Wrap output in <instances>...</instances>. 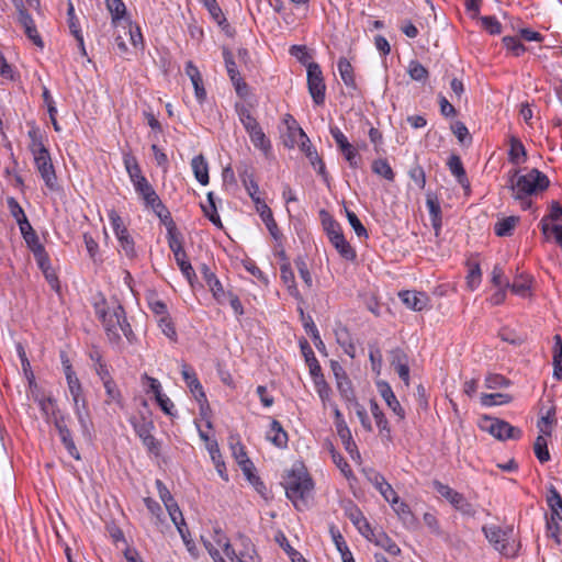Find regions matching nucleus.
Instances as JSON below:
<instances>
[{"label": "nucleus", "instance_id": "obj_1", "mask_svg": "<svg viewBox=\"0 0 562 562\" xmlns=\"http://www.w3.org/2000/svg\"><path fill=\"white\" fill-rule=\"evenodd\" d=\"M549 184V178L537 168L530 169L526 175H520L519 169H513L508 172L507 188L512 190L513 198L516 200H524L542 192Z\"/></svg>", "mask_w": 562, "mask_h": 562}, {"label": "nucleus", "instance_id": "obj_2", "mask_svg": "<svg viewBox=\"0 0 562 562\" xmlns=\"http://www.w3.org/2000/svg\"><path fill=\"white\" fill-rule=\"evenodd\" d=\"M313 487V481L303 465H294L284 482L286 497L299 510L306 506Z\"/></svg>", "mask_w": 562, "mask_h": 562}, {"label": "nucleus", "instance_id": "obj_3", "mask_svg": "<svg viewBox=\"0 0 562 562\" xmlns=\"http://www.w3.org/2000/svg\"><path fill=\"white\" fill-rule=\"evenodd\" d=\"M95 313L102 322L109 340L114 344L119 342L121 340L119 329L126 317L123 306L119 303L109 306L103 301L101 304L95 305Z\"/></svg>", "mask_w": 562, "mask_h": 562}, {"label": "nucleus", "instance_id": "obj_4", "mask_svg": "<svg viewBox=\"0 0 562 562\" xmlns=\"http://www.w3.org/2000/svg\"><path fill=\"white\" fill-rule=\"evenodd\" d=\"M482 531L487 541L493 548L506 558H513L517 554L518 546L515 544L513 539L514 528L508 526L501 528L499 526L491 525L483 526Z\"/></svg>", "mask_w": 562, "mask_h": 562}, {"label": "nucleus", "instance_id": "obj_5", "mask_svg": "<svg viewBox=\"0 0 562 562\" xmlns=\"http://www.w3.org/2000/svg\"><path fill=\"white\" fill-rule=\"evenodd\" d=\"M307 88L314 103L316 105L324 104L326 85L323 71L317 63L307 64Z\"/></svg>", "mask_w": 562, "mask_h": 562}, {"label": "nucleus", "instance_id": "obj_6", "mask_svg": "<svg viewBox=\"0 0 562 562\" xmlns=\"http://www.w3.org/2000/svg\"><path fill=\"white\" fill-rule=\"evenodd\" d=\"M432 485L436 492L446 498L456 509L461 512L463 515L471 517L475 516L476 512L474 507L461 493L437 480L432 482Z\"/></svg>", "mask_w": 562, "mask_h": 562}, {"label": "nucleus", "instance_id": "obj_7", "mask_svg": "<svg viewBox=\"0 0 562 562\" xmlns=\"http://www.w3.org/2000/svg\"><path fill=\"white\" fill-rule=\"evenodd\" d=\"M482 428L498 440L519 439L522 435L519 428L512 426L505 420L492 417L484 418Z\"/></svg>", "mask_w": 562, "mask_h": 562}, {"label": "nucleus", "instance_id": "obj_8", "mask_svg": "<svg viewBox=\"0 0 562 562\" xmlns=\"http://www.w3.org/2000/svg\"><path fill=\"white\" fill-rule=\"evenodd\" d=\"M34 164L45 186L52 191L57 190V177L49 151L35 156Z\"/></svg>", "mask_w": 562, "mask_h": 562}, {"label": "nucleus", "instance_id": "obj_9", "mask_svg": "<svg viewBox=\"0 0 562 562\" xmlns=\"http://www.w3.org/2000/svg\"><path fill=\"white\" fill-rule=\"evenodd\" d=\"M330 135L336 142L338 149L342 153L345 159L351 168H358L360 158L357 149L349 143L346 135L337 127L330 126Z\"/></svg>", "mask_w": 562, "mask_h": 562}, {"label": "nucleus", "instance_id": "obj_10", "mask_svg": "<svg viewBox=\"0 0 562 562\" xmlns=\"http://www.w3.org/2000/svg\"><path fill=\"white\" fill-rule=\"evenodd\" d=\"M18 10V22L23 27L25 35L33 42V44L40 48H43L44 43L43 40L37 32L36 25L34 23L31 14L25 10L22 1L15 4Z\"/></svg>", "mask_w": 562, "mask_h": 562}, {"label": "nucleus", "instance_id": "obj_11", "mask_svg": "<svg viewBox=\"0 0 562 562\" xmlns=\"http://www.w3.org/2000/svg\"><path fill=\"white\" fill-rule=\"evenodd\" d=\"M223 58L225 61L228 77H229L232 83L234 85L237 94L240 97H245L248 92V86L244 81V79L241 78V76L237 69V66L234 60L232 52L227 48H224L223 49Z\"/></svg>", "mask_w": 562, "mask_h": 562}, {"label": "nucleus", "instance_id": "obj_12", "mask_svg": "<svg viewBox=\"0 0 562 562\" xmlns=\"http://www.w3.org/2000/svg\"><path fill=\"white\" fill-rule=\"evenodd\" d=\"M134 429H135L137 436L140 438L143 445L148 450V452H150L155 456H159L160 443L151 435V431L154 429L153 422H147V420L143 419L140 423L134 424Z\"/></svg>", "mask_w": 562, "mask_h": 562}, {"label": "nucleus", "instance_id": "obj_13", "mask_svg": "<svg viewBox=\"0 0 562 562\" xmlns=\"http://www.w3.org/2000/svg\"><path fill=\"white\" fill-rule=\"evenodd\" d=\"M55 427L58 430L60 440L68 451V453L76 460H80L81 456L79 450L77 449L75 441L72 439L71 430L68 428L66 424L65 416L60 415L59 417H55Z\"/></svg>", "mask_w": 562, "mask_h": 562}, {"label": "nucleus", "instance_id": "obj_14", "mask_svg": "<svg viewBox=\"0 0 562 562\" xmlns=\"http://www.w3.org/2000/svg\"><path fill=\"white\" fill-rule=\"evenodd\" d=\"M390 363L397 372L400 379L405 383L409 384V366L408 356L401 348H394L390 351Z\"/></svg>", "mask_w": 562, "mask_h": 562}, {"label": "nucleus", "instance_id": "obj_15", "mask_svg": "<svg viewBox=\"0 0 562 562\" xmlns=\"http://www.w3.org/2000/svg\"><path fill=\"white\" fill-rule=\"evenodd\" d=\"M334 415H335V426L337 429V434L339 438L341 439L345 449L352 454L353 452L358 453L357 445L352 439L351 431L349 427L347 426L344 416L341 412L338 409L337 406L334 408Z\"/></svg>", "mask_w": 562, "mask_h": 562}, {"label": "nucleus", "instance_id": "obj_16", "mask_svg": "<svg viewBox=\"0 0 562 562\" xmlns=\"http://www.w3.org/2000/svg\"><path fill=\"white\" fill-rule=\"evenodd\" d=\"M378 391L386 405L393 411V413L400 418H405V411L397 401L391 385L385 381H379L376 383Z\"/></svg>", "mask_w": 562, "mask_h": 562}, {"label": "nucleus", "instance_id": "obj_17", "mask_svg": "<svg viewBox=\"0 0 562 562\" xmlns=\"http://www.w3.org/2000/svg\"><path fill=\"white\" fill-rule=\"evenodd\" d=\"M367 538L375 546L382 548L391 555H398L401 553L400 547L383 531L370 529V535Z\"/></svg>", "mask_w": 562, "mask_h": 562}, {"label": "nucleus", "instance_id": "obj_18", "mask_svg": "<svg viewBox=\"0 0 562 562\" xmlns=\"http://www.w3.org/2000/svg\"><path fill=\"white\" fill-rule=\"evenodd\" d=\"M181 374L195 400L200 403L206 402V395L195 372L188 364H183Z\"/></svg>", "mask_w": 562, "mask_h": 562}, {"label": "nucleus", "instance_id": "obj_19", "mask_svg": "<svg viewBox=\"0 0 562 562\" xmlns=\"http://www.w3.org/2000/svg\"><path fill=\"white\" fill-rule=\"evenodd\" d=\"M186 74L189 76L193 88L195 98L199 103H203L206 99V91L203 86V79L199 71V69L192 64V61H189L186 66Z\"/></svg>", "mask_w": 562, "mask_h": 562}, {"label": "nucleus", "instance_id": "obj_20", "mask_svg": "<svg viewBox=\"0 0 562 562\" xmlns=\"http://www.w3.org/2000/svg\"><path fill=\"white\" fill-rule=\"evenodd\" d=\"M400 297L408 308L417 312L423 311L428 303V296L416 291H403L400 293Z\"/></svg>", "mask_w": 562, "mask_h": 562}, {"label": "nucleus", "instance_id": "obj_21", "mask_svg": "<svg viewBox=\"0 0 562 562\" xmlns=\"http://www.w3.org/2000/svg\"><path fill=\"white\" fill-rule=\"evenodd\" d=\"M75 407V414L77 416L78 423L81 428V434L86 439L91 438V429H92V422L90 418V413L87 407V402L85 398H82L81 403L78 404V406Z\"/></svg>", "mask_w": 562, "mask_h": 562}, {"label": "nucleus", "instance_id": "obj_22", "mask_svg": "<svg viewBox=\"0 0 562 562\" xmlns=\"http://www.w3.org/2000/svg\"><path fill=\"white\" fill-rule=\"evenodd\" d=\"M508 160L513 165H520L527 160V150L521 140L515 135L509 137Z\"/></svg>", "mask_w": 562, "mask_h": 562}, {"label": "nucleus", "instance_id": "obj_23", "mask_svg": "<svg viewBox=\"0 0 562 562\" xmlns=\"http://www.w3.org/2000/svg\"><path fill=\"white\" fill-rule=\"evenodd\" d=\"M374 487L381 493L384 499L389 503H397V494L389 484L385 477L380 473H374L370 479Z\"/></svg>", "mask_w": 562, "mask_h": 562}, {"label": "nucleus", "instance_id": "obj_24", "mask_svg": "<svg viewBox=\"0 0 562 562\" xmlns=\"http://www.w3.org/2000/svg\"><path fill=\"white\" fill-rule=\"evenodd\" d=\"M280 278L283 284L286 286L289 294L294 299L302 301V296L295 283L294 272L289 263L281 265Z\"/></svg>", "mask_w": 562, "mask_h": 562}, {"label": "nucleus", "instance_id": "obj_25", "mask_svg": "<svg viewBox=\"0 0 562 562\" xmlns=\"http://www.w3.org/2000/svg\"><path fill=\"white\" fill-rule=\"evenodd\" d=\"M267 439L278 448H286L289 440L288 432L276 419L271 422L270 429L267 432Z\"/></svg>", "mask_w": 562, "mask_h": 562}, {"label": "nucleus", "instance_id": "obj_26", "mask_svg": "<svg viewBox=\"0 0 562 562\" xmlns=\"http://www.w3.org/2000/svg\"><path fill=\"white\" fill-rule=\"evenodd\" d=\"M450 172L457 178L458 182L465 189L470 188V182L465 169L458 155H451L447 162Z\"/></svg>", "mask_w": 562, "mask_h": 562}, {"label": "nucleus", "instance_id": "obj_27", "mask_svg": "<svg viewBox=\"0 0 562 562\" xmlns=\"http://www.w3.org/2000/svg\"><path fill=\"white\" fill-rule=\"evenodd\" d=\"M237 171L239 175V178L246 188L249 196L252 199V196H258L259 193V186L254 179V175L251 169L247 165L238 166Z\"/></svg>", "mask_w": 562, "mask_h": 562}, {"label": "nucleus", "instance_id": "obj_28", "mask_svg": "<svg viewBox=\"0 0 562 562\" xmlns=\"http://www.w3.org/2000/svg\"><path fill=\"white\" fill-rule=\"evenodd\" d=\"M135 191L137 194L144 200L146 206H150L160 198L154 190L153 186L148 182L147 179H140V181H137V183L134 186Z\"/></svg>", "mask_w": 562, "mask_h": 562}, {"label": "nucleus", "instance_id": "obj_29", "mask_svg": "<svg viewBox=\"0 0 562 562\" xmlns=\"http://www.w3.org/2000/svg\"><path fill=\"white\" fill-rule=\"evenodd\" d=\"M204 7L207 9L212 19L221 26L226 33L229 32V23L227 22L221 7L216 0H202Z\"/></svg>", "mask_w": 562, "mask_h": 562}, {"label": "nucleus", "instance_id": "obj_30", "mask_svg": "<svg viewBox=\"0 0 562 562\" xmlns=\"http://www.w3.org/2000/svg\"><path fill=\"white\" fill-rule=\"evenodd\" d=\"M191 167L194 173L195 179L202 184L206 186L209 183V165L203 155H198L193 157L191 161Z\"/></svg>", "mask_w": 562, "mask_h": 562}, {"label": "nucleus", "instance_id": "obj_31", "mask_svg": "<svg viewBox=\"0 0 562 562\" xmlns=\"http://www.w3.org/2000/svg\"><path fill=\"white\" fill-rule=\"evenodd\" d=\"M301 350L310 368L311 375L313 378H318L319 375H322V368L314 355V351L312 350L311 346L306 340L301 342Z\"/></svg>", "mask_w": 562, "mask_h": 562}, {"label": "nucleus", "instance_id": "obj_32", "mask_svg": "<svg viewBox=\"0 0 562 562\" xmlns=\"http://www.w3.org/2000/svg\"><path fill=\"white\" fill-rule=\"evenodd\" d=\"M207 203L201 204V209L204 213V215L211 221L213 225H215L218 228L223 227L221 217L217 213L216 204H215V198L213 192H209L206 194Z\"/></svg>", "mask_w": 562, "mask_h": 562}, {"label": "nucleus", "instance_id": "obj_33", "mask_svg": "<svg viewBox=\"0 0 562 562\" xmlns=\"http://www.w3.org/2000/svg\"><path fill=\"white\" fill-rule=\"evenodd\" d=\"M329 241L344 259L353 261L357 258L356 250L350 246L344 235L339 237L335 236L334 239Z\"/></svg>", "mask_w": 562, "mask_h": 562}, {"label": "nucleus", "instance_id": "obj_34", "mask_svg": "<svg viewBox=\"0 0 562 562\" xmlns=\"http://www.w3.org/2000/svg\"><path fill=\"white\" fill-rule=\"evenodd\" d=\"M337 68H338L339 75H340L344 83L347 87L356 90L357 85H356V80H355V76H353V68H352L351 64L345 57H341V58H339V60L337 63Z\"/></svg>", "mask_w": 562, "mask_h": 562}, {"label": "nucleus", "instance_id": "obj_35", "mask_svg": "<svg viewBox=\"0 0 562 562\" xmlns=\"http://www.w3.org/2000/svg\"><path fill=\"white\" fill-rule=\"evenodd\" d=\"M274 540L285 551V553L288 554L292 562H308L299 551L291 547L285 535L282 531H278L276 533Z\"/></svg>", "mask_w": 562, "mask_h": 562}, {"label": "nucleus", "instance_id": "obj_36", "mask_svg": "<svg viewBox=\"0 0 562 562\" xmlns=\"http://www.w3.org/2000/svg\"><path fill=\"white\" fill-rule=\"evenodd\" d=\"M301 149L305 153L306 157L310 159V162L313 167H316V165H321V176L327 180V173L325 169V164L323 159L318 156L315 148L312 147L310 144V139L306 138L301 144Z\"/></svg>", "mask_w": 562, "mask_h": 562}, {"label": "nucleus", "instance_id": "obj_37", "mask_svg": "<svg viewBox=\"0 0 562 562\" xmlns=\"http://www.w3.org/2000/svg\"><path fill=\"white\" fill-rule=\"evenodd\" d=\"M370 409L373 418L375 419V424L381 434L386 432V437L390 438L391 429L389 427V422L384 415V413L380 409L378 403L374 400L370 401Z\"/></svg>", "mask_w": 562, "mask_h": 562}, {"label": "nucleus", "instance_id": "obj_38", "mask_svg": "<svg viewBox=\"0 0 562 562\" xmlns=\"http://www.w3.org/2000/svg\"><path fill=\"white\" fill-rule=\"evenodd\" d=\"M37 402L47 420L53 419V423L55 424V417L60 416L58 415L59 411L56 401L50 396H42Z\"/></svg>", "mask_w": 562, "mask_h": 562}, {"label": "nucleus", "instance_id": "obj_39", "mask_svg": "<svg viewBox=\"0 0 562 562\" xmlns=\"http://www.w3.org/2000/svg\"><path fill=\"white\" fill-rule=\"evenodd\" d=\"M519 222L518 216H508L499 220L495 226L494 232L497 236H510L517 223Z\"/></svg>", "mask_w": 562, "mask_h": 562}, {"label": "nucleus", "instance_id": "obj_40", "mask_svg": "<svg viewBox=\"0 0 562 562\" xmlns=\"http://www.w3.org/2000/svg\"><path fill=\"white\" fill-rule=\"evenodd\" d=\"M167 229V239L169 248L171 249L173 256H179L181 252H184L183 246H182V236L177 229V226L173 225L172 228H166Z\"/></svg>", "mask_w": 562, "mask_h": 562}, {"label": "nucleus", "instance_id": "obj_41", "mask_svg": "<svg viewBox=\"0 0 562 562\" xmlns=\"http://www.w3.org/2000/svg\"><path fill=\"white\" fill-rule=\"evenodd\" d=\"M322 224L324 229L329 238V240L334 239V237H339L342 234L340 224L335 221L328 213L325 211L322 212Z\"/></svg>", "mask_w": 562, "mask_h": 562}, {"label": "nucleus", "instance_id": "obj_42", "mask_svg": "<svg viewBox=\"0 0 562 562\" xmlns=\"http://www.w3.org/2000/svg\"><path fill=\"white\" fill-rule=\"evenodd\" d=\"M149 207L159 217L160 222L166 226V228H169V227L172 228V226L176 225L175 221L171 217L169 210L161 202V200H158L157 202L151 204Z\"/></svg>", "mask_w": 562, "mask_h": 562}, {"label": "nucleus", "instance_id": "obj_43", "mask_svg": "<svg viewBox=\"0 0 562 562\" xmlns=\"http://www.w3.org/2000/svg\"><path fill=\"white\" fill-rule=\"evenodd\" d=\"M392 505V508L394 509V512L397 514V516L400 517V519L405 524V525H413L415 522V517L409 508V506L404 503V502H401L398 498H397V503H390Z\"/></svg>", "mask_w": 562, "mask_h": 562}, {"label": "nucleus", "instance_id": "obj_44", "mask_svg": "<svg viewBox=\"0 0 562 562\" xmlns=\"http://www.w3.org/2000/svg\"><path fill=\"white\" fill-rule=\"evenodd\" d=\"M250 137L251 143L254 146L260 150H262L265 154H267L270 148L271 144L266 134L263 133L262 128L259 127L255 130L254 132L248 134Z\"/></svg>", "mask_w": 562, "mask_h": 562}, {"label": "nucleus", "instance_id": "obj_45", "mask_svg": "<svg viewBox=\"0 0 562 562\" xmlns=\"http://www.w3.org/2000/svg\"><path fill=\"white\" fill-rule=\"evenodd\" d=\"M372 171L389 181H393L395 178L394 171L386 159H375L372 162Z\"/></svg>", "mask_w": 562, "mask_h": 562}, {"label": "nucleus", "instance_id": "obj_46", "mask_svg": "<svg viewBox=\"0 0 562 562\" xmlns=\"http://www.w3.org/2000/svg\"><path fill=\"white\" fill-rule=\"evenodd\" d=\"M175 259H176L177 265L179 266L181 272L183 273L186 279L189 281V283L192 285L193 279L196 278V274H195V271L192 268L190 261L187 258L186 251L181 252V255H179V256H175Z\"/></svg>", "mask_w": 562, "mask_h": 562}, {"label": "nucleus", "instance_id": "obj_47", "mask_svg": "<svg viewBox=\"0 0 562 562\" xmlns=\"http://www.w3.org/2000/svg\"><path fill=\"white\" fill-rule=\"evenodd\" d=\"M533 452L540 463H546L550 460V452L544 436L539 435L533 443Z\"/></svg>", "mask_w": 562, "mask_h": 562}, {"label": "nucleus", "instance_id": "obj_48", "mask_svg": "<svg viewBox=\"0 0 562 562\" xmlns=\"http://www.w3.org/2000/svg\"><path fill=\"white\" fill-rule=\"evenodd\" d=\"M337 389L340 395L349 403H355L356 396L352 389V384L346 374H342L341 379L337 381Z\"/></svg>", "mask_w": 562, "mask_h": 562}, {"label": "nucleus", "instance_id": "obj_49", "mask_svg": "<svg viewBox=\"0 0 562 562\" xmlns=\"http://www.w3.org/2000/svg\"><path fill=\"white\" fill-rule=\"evenodd\" d=\"M103 386H104L105 393H106L105 403L106 404L116 403V404L121 405L122 404V395H121L120 390L117 389L115 381L113 379L108 380V381L103 382Z\"/></svg>", "mask_w": 562, "mask_h": 562}, {"label": "nucleus", "instance_id": "obj_50", "mask_svg": "<svg viewBox=\"0 0 562 562\" xmlns=\"http://www.w3.org/2000/svg\"><path fill=\"white\" fill-rule=\"evenodd\" d=\"M126 171L131 178V181L135 186L137 181H140V179H146L142 175V170L139 165L137 164L136 159L134 157H126L124 159Z\"/></svg>", "mask_w": 562, "mask_h": 562}, {"label": "nucleus", "instance_id": "obj_51", "mask_svg": "<svg viewBox=\"0 0 562 562\" xmlns=\"http://www.w3.org/2000/svg\"><path fill=\"white\" fill-rule=\"evenodd\" d=\"M67 15L70 33L75 36L77 42H79L82 45V33L79 26L78 19L75 15V8L72 3H69L68 5Z\"/></svg>", "mask_w": 562, "mask_h": 562}, {"label": "nucleus", "instance_id": "obj_52", "mask_svg": "<svg viewBox=\"0 0 562 562\" xmlns=\"http://www.w3.org/2000/svg\"><path fill=\"white\" fill-rule=\"evenodd\" d=\"M120 247L124 251L125 256L128 258H135L136 257V250H135V244L134 239L130 235L128 232L125 234H121L116 236Z\"/></svg>", "mask_w": 562, "mask_h": 562}, {"label": "nucleus", "instance_id": "obj_53", "mask_svg": "<svg viewBox=\"0 0 562 562\" xmlns=\"http://www.w3.org/2000/svg\"><path fill=\"white\" fill-rule=\"evenodd\" d=\"M408 75L415 81H425L428 78V70L418 60H412L408 65Z\"/></svg>", "mask_w": 562, "mask_h": 562}, {"label": "nucleus", "instance_id": "obj_54", "mask_svg": "<svg viewBox=\"0 0 562 562\" xmlns=\"http://www.w3.org/2000/svg\"><path fill=\"white\" fill-rule=\"evenodd\" d=\"M66 380L68 383V389H69L70 395L72 396L74 406H78V404L81 403V401H82L81 383L76 375L68 376V379H66Z\"/></svg>", "mask_w": 562, "mask_h": 562}, {"label": "nucleus", "instance_id": "obj_55", "mask_svg": "<svg viewBox=\"0 0 562 562\" xmlns=\"http://www.w3.org/2000/svg\"><path fill=\"white\" fill-rule=\"evenodd\" d=\"M483 405H501L507 404L512 401V396L505 393H493V394H483L482 397Z\"/></svg>", "mask_w": 562, "mask_h": 562}, {"label": "nucleus", "instance_id": "obj_56", "mask_svg": "<svg viewBox=\"0 0 562 562\" xmlns=\"http://www.w3.org/2000/svg\"><path fill=\"white\" fill-rule=\"evenodd\" d=\"M369 359L372 371L379 374L382 368L383 358L381 350L376 345H369Z\"/></svg>", "mask_w": 562, "mask_h": 562}, {"label": "nucleus", "instance_id": "obj_57", "mask_svg": "<svg viewBox=\"0 0 562 562\" xmlns=\"http://www.w3.org/2000/svg\"><path fill=\"white\" fill-rule=\"evenodd\" d=\"M346 211V216L348 218V222L350 224V226L353 228L356 235L358 237H368V232L366 229V227L362 225V223L360 222V220L358 218V216L356 215L355 212L348 210V209H345Z\"/></svg>", "mask_w": 562, "mask_h": 562}, {"label": "nucleus", "instance_id": "obj_58", "mask_svg": "<svg viewBox=\"0 0 562 562\" xmlns=\"http://www.w3.org/2000/svg\"><path fill=\"white\" fill-rule=\"evenodd\" d=\"M294 263H295L299 274H300L301 279L303 280V282L305 283V285L308 289L312 288L313 278L307 268L306 261L303 258L299 257L297 259H295Z\"/></svg>", "mask_w": 562, "mask_h": 562}, {"label": "nucleus", "instance_id": "obj_59", "mask_svg": "<svg viewBox=\"0 0 562 562\" xmlns=\"http://www.w3.org/2000/svg\"><path fill=\"white\" fill-rule=\"evenodd\" d=\"M106 8L112 15V20L115 22L125 14L126 8L122 0H106Z\"/></svg>", "mask_w": 562, "mask_h": 562}, {"label": "nucleus", "instance_id": "obj_60", "mask_svg": "<svg viewBox=\"0 0 562 562\" xmlns=\"http://www.w3.org/2000/svg\"><path fill=\"white\" fill-rule=\"evenodd\" d=\"M243 473L247 477V480L255 485L258 488V485L263 486V483L260 481V479L255 475V465L251 462V460H245L244 463L239 464Z\"/></svg>", "mask_w": 562, "mask_h": 562}, {"label": "nucleus", "instance_id": "obj_61", "mask_svg": "<svg viewBox=\"0 0 562 562\" xmlns=\"http://www.w3.org/2000/svg\"><path fill=\"white\" fill-rule=\"evenodd\" d=\"M165 507L170 516L171 521L175 524L176 528H178V526H186V521H184L182 512L180 510L176 501L166 505Z\"/></svg>", "mask_w": 562, "mask_h": 562}, {"label": "nucleus", "instance_id": "obj_62", "mask_svg": "<svg viewBox=\"0 0 562 562\" xmlns=\"http://www.w3.org/2000/svg\"><path fill=\"white\" fill-rule=\"evenodd\" d=\"M504 46L510 50L515 56H520L522 53H525L526 47L525 45L514 36H505L503 38Z\"/></svg>", "mask_w": 562, "mask_h": 562}, {"label": "nucleus", "instance_id": "obj_63", "mask_svg": "<svg viewBox=\"0 0 562 562\" xmlns=\"http://www.w3.org/2000/svg\"><path fill=\"white\" fill-rule=\"evenodd\" d=\"M483 27L492 35L499 34L502 32V25L495 16H480L477 18Z\"/></svg>", "mask_w": 562, "mask_h": 562}, {"label": "nucleus", "instance_id": "obj_64", "mask_svg": "<svg viewBox=\"0 0 562 562\" xmlns=\"http://www.w3.org/2000/svg\"><path fill=\"white\" fill-rule=\"evenodd\" d=\"M409 178L418 189H424L426 184V175L422 166L415 165L408 171Z\"/></svg>", "mask_w": 562, "mask_h": 562}]
</instances>
